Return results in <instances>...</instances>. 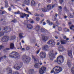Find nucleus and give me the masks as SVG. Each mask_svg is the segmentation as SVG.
Wrapping results in <instances>:
<instances>
[{
    "label": "nucleus",
    "mask_w": 74,
    "mask_h": 74,
    "mask_svg": "<svg viewBox=\"0 0 74 74\" xmlns=\"http://www.w3.org/2000/svg\"><path fill=\"white\" fill-rule=\"evenodd\" d=\"M62 71V69L59 66H56L53 68L51 73H53L54 74H57Z\"/></svg>",
    "instance_id": "obj_1"
},
{
    "label": "nucleus",
    "mask_w": 74,
    "mask_h": 74,
    "mask_svg": "<svg viewBox=\"0 0 74 74\" xmlns=\"http://www.w3.org/2000/svg\"><path fill=\"white\" fill-rule=\"evenodd\" d=\"M9 57L12 58H14L16 59H19L20 58V56L18 53H16L15 51L12 52L9 55Z\"/></svg>",
    "instance_id": "obj_2"
},
{
    "label": "nucleus",
    "mask_w": 74,
    "mask_h": 74,
    "mask_svg": "<svg viewBox=\"0 0 74 74\" xmlns=\"http://www.w3.org/2000/svg\"><path fill=\"white\" fill-rule=\"evenodd\" d=\"M64 58L62 56H60L58 57L57 60H55V62H57L58 64H60L64 61Z\"/></svg>",
    "instance_id": "obj_3"
},
{
    "label": "nucleus",
    "mask_w": 74,
    "mask_h": 74,
    "mask_svg": "<svg viewBox=\"0 0 74 74\" xmlns=\"http://www.w3.org/2000/svg\"><path fill=\"white\" fill-rule=\"evenodd\" d=\"M30 59V58L27 57L25 55H24L22 57V60L27 64L29 62Z\"/></svg>",
    "instance_id": "obj_4"
},
{
    "label": "nucleus",
    "mask_w": 74,
    "mask_h": 74,
    "mask_svg": "<svg viewBox=\"0 0 74 74\" xmlns=\"http://www.w3.org/2000/svg\"><path fill=\"white\" fill-rule=\"evenodd\" d=\"M53 50H51L49 53V58L51 60H53V58H55L54 54L53 53Z\"/></svg>",
    "instance_id": "obj_5"
},
{
    "label": "nucleus",
    "mask_w": 74,
    "mask_h": 74,
    "mask_svg": "<svg viewBox=\"0 0 74 74\" xmlns=\"http://www.w3.org/2000/svg\"><path fill=\"white\" fill-rule=\"evenodd\" d=\"M46 71V68L45 66L42 67L39 70V73L40 74H44Z\"/></svg>",
    "instance_id": "obj_6"
},
{
    "label": "nucleus",
    "mask_w": 74,
    "mask_h": 74,
    "mask_svg": "<svg viewBox=\"0 0 74 74\" xmlns=\"http://www.w3.org/2000/svg\"><path fill=\"white\" fill-rule=\"evenodd\" d=\"M6 70H7V71H8L7 74H19L18 73L17 71L14 72L12 73V71L11 70L10 68H8Z\"/></svg>",
    "instance_id": "obj_7"
},
{
    "label": "nucleus",
    "mask_w": 74,
    "mask_h": 74,
    "mask_svg": "<svg viewBox=\"0 0 74 74\" xmlns=\"http://www.w3.org/2000/svg\"><path fill=\"white\" fill-rule=\"evenodd\" d=\"M12 28L11 29L10 26H8L7 27H5L4 28V30L5 31V33H8L10 32L11 30H12Z\"/></svg>",
    "instance_id": "obj_8"
},
{
    "label": "nucleus",
    "mask_w": 74,
    "mask_h": 74,
    "mask_svg": "<svg viewBox=\"0 0 74 74\" xmlns=\"http://www.w3.org/2000/svg\"><path fill=\"white\" fill-rule=\"evenodd\" d=\"M9 37L8 36H5L2 37L1 41L4 42L7 41L9 40Z\"/></svg>",
    "instance_id": "obj_9"
},
{
    "label": "nucleus",
    "mask_w": 74,
    "mask_h": 74,
    "mask_svg": "<svg viewBox=\"0 0 74 74\" xmlns=\"http://www.w3.org/2000/svg\"><path fill=\"white\" fill-rule=\"evenodd\" d=\"M40 58H45L46 56V53L44 52H42L40 53Z\"/></svg>",
    "instance_id": "obj_10"
},
{
    "label": "nucleus",
    "mask_w": 74,
    "mask_h": 74,
    "mask_svg": "<svg viewBox=\"0 0 74 74\" xmlns=\"http://www.w3.org/2000/svg\"><path fill=\"white\" fill-rule=\"evenodd\" d=\"M47 44H52V47H54L55 45V43L54 42V41L53 39H51L47 42Z\"/></svg>",
    "instance_id": "obj_11"
},
{
    "label": "nucleus",
    "mask_w": 74,
    "mask_h": 74,
    "mask_svg": "<svg viewBox=\"0 0 74 74\" xmlns=\"http://www.w3.org/2000/svg\"><path fill=\"white\" fill-rule=\"evenodd\" d=\"M32 58L33 59L35 64H39V60L38 59L35 58V57L34 56H32Z\"/></svg>",
    "instance_id": "obj_12"
},
{
    "label": "nucleus",
    "mask_w": 74,
    "mask_h": 74,
    "mask_svg": "<svg viewBox=\"0 0 74 74\" xmlns=\"http://www.w3.org/2000/svg\"><path fill=\"white\" fill-rule=\"evenodd\" d=\"M42 49L45 51H48L49 49L48 46L47 45L43 46L42 47Z\"/></svg>",
    "instance_id": "obj_13"
},
{
    "label": "nucleus",
    "mask_w": 74,
    "mask_h": 74,
    "mask_svg": "<svg viewBox=\"0 0 74 74\" xmlns=\"http://www.w3.org/2000/svg\"><path fill=\"white\" fill-rule=\"evenodd\" d=\"M59 50L60 52H62L64 51V49L63 46L60 45L59 47Z\"/></svg>",
    "instance_id": "obj_14"
},
{
    "label": "nucleus",
    "mask_w": 74,
    "mask_h": 74,
    "mask_svg": "<svg viewBox=\"0 0 74 74\" xmlns=\"http://www.w3.org/2000/svg\"><path fill=\"white\" fill-rule=\"evenodd\" d=\"M24 3L29 5L30 4L29 0H24Z\"/></svg>",
    "instance_id": "obj_15"
},
{
    "label": "nucleus",
    "mask_w": 74,
    "mask_h": 74,
    "mask_svg": "<svg viewBox=\"0 0 74 74\" xmlns=\"http://www.w3.org/2000/svg\"><path fill=\"white\" fill-rule=\"evenodd\" d=\"M30 5L32 6L35 7L36 6V3L34 1L32 0L31 2Z\"/></svg>",
    "instance_id": "obj_16"
},
{
    "label": "nucleus",
    "mask_w": 74,
    "mask_h": 74,
    "mask_svg": "<svg viewBox=\"0 0 74 74\" xmlns=\"http://www.w3.org/2000/svg\"><path fill=\"white\" fill-rule=\"evenodd\" d=\"M14 67L15 69L16 70H19L20 68H21V67L19 66L17 64L15 65Z\"/></svg>",
    "instance_id": "obj_17"
},
{
    "label": "nucleus",
    "mask_w": 74,
    "mask_h": 74,
    "mask_svg": "<svg viewBox=\"0 0 74 74\" xmlns=\"http://www.w3.org/2000/svg\"><path fill=\"white\" fill-rule=\"evenodd\" d=\"M61 44L62 45H64L66 43L67 41L64 40H61L60 41Z\"/></svg>",
    "instance_id": "obj_18"
},
{
    "label": "nucleus",
    "mask_w": 74,
    "mask_h": 74,
    "mask_svg": "<svg viewBox=\"0 0 74 74\" xmlns=\"http://www.w3.org/2000/svg\"><path fill=\"white\" fill-rule=\"evenodd\" d=\"M27 15V14L25 13H21V17L22 18H23L25 16Z\"/></svg>",
    "instance_id": "obj_19"
},
{
    "label": "nucleus",
    "mask_w": 74,
    "mask_h": 74,
    "mask_svg": "<svg viewBox=\"0 0 74 74\" xmlns=\"http://www.w3.org/2000/svg\"><path fill=\"white\" fill-rule=\"evenodd\" d=\"M27 27L28 29H32L33 28V26L30 24H28L27 25Z\"/></svg>",
    "instance_id": "obj_20"
},
{
    "label": "nucleus",
    "mask_w": 74,
    "mask_h": 74,
    "mask_svg": "<svg viewBox=\"0 0 74 74\" xmlns=\"http://www.w3.org/2000/svg\"><path fill=\"white\" fill-rule=\"evenodd\" d=\"M68 55L71 57V56H72V51H71V50H69L68 51Z\"/></svg>",
    "instance_id": "obj_21"
},
{
    "label": "nucleus",
    "mask_w": 74,
    "mask_h": 74,
    "mask_svg": "<svg viewBox=\"0 0 74 74\" xmlns=\"http://www.w3.org/2000/svg\"><path fill=\"white\" fill-rule=\"evenodd\" d=\"M14 46V45L13 43H11L10 44V46L11 49H14L15 48Z\"/></svg>",
    "instance_id": "obj_22"
},
{
    "label": "nucleus",
    "mask_w": 74,
    "mask_h": 74,
    "mask_svg": "<svg viewBox=\"0 0 74 74\" xmlns=\"http://www.w3.org/2000/svg\"><path fill=\"white\" fill-rule=\"evenodd\" d=\"M42 38L44 42H45L46 41H47L48 39L47 37L46 36H43Z\"/></svg>",
    "instance_id": "obj_23"
},
{
    "label": "nucleus",
    "mask_w": 74,
    "mask_h": 74,
    "mask_svg": "<svg viewBox=\"0 0 74 74\" xmlns=\"http://www.w3.org/2000/svg\"><path fill=\"white\" fill-rule=\"evenodd\" d=\"M24 11L26 12H27L28 13L30 14H32L29 11V9L27 7L26 8V10H25Z\"/></svg>",
    "instance_id": "obj_24"
},
{
    "label": "nucleus",
    "mask_w": 74,
    "mask_h": 74,
    "mask_svg": "<svg viewBox=\"0 0 74 74\" xmlns=\"http://www.w3.org/2000/svg\"><path fill=\"white\" fill-rule=\"evenodd\" d=\"M67 64L68 66L70 67L71 66V64L69 60H68L67 61Z\"/></svg>",
    "instance_id": "obj_25"
},
{
    "label": "nucleus",
    "mask_w": 74,
    "mask_h": 74,
    "mask_svg": "<svg viewBox=\"0 0 74 74\" xmlns=\"http://www.w3.org/2000/svg\"><path fill=\"white\" fill-rule=\"evenodd\" d=\"M34 72V70L33 69H30L29 71V74H32Z\"/></svg>",
    "instance_id": "obj_26"
},
{
    "label": "nucleus",
    "mask_w": 74,
    "mask_h": 74,
    "mask_svg": "<svg viewBox=\"0 0 74 74\" xmlns=\"http://www.w3.org/2000/svg\"><path fill=\"white\" fill-rule=\"evenodd\" d=\"M47 9L48 10H50L51 9V6L50 5H49L47 6Z\"/></svg>",
    "instance_id": "obj_27"
},
{
    "label": "nucleus",
    "mask_w": 74,
    "mask_h": 74,
    "mask_svg": "<svg viewBox=\"0 0 74 74\" xmlns=\"http://www.w3.org/2000/svg\"><path fill=\"white\" fill-rule=\"evenodd\" d=\"M6 12L5 11L0 10V15H3L6 13Z\"/></svg>",
    "instance_id": "obj_28"
},
{
    "label": "nucleus",
    "mask_w": 74,
    "mask_h": 74,
    "mask_svg": "<svg viewBox=\"0 0 74 74\" xmlns=\"http://www.w3.org/2000/svg\"><path fill=\"white\" fill-rule=\"evenodd\" d=\"M34 67L36 68L39 69L40 68V66L38 64H35L34 65Z\"/></svg>",
    "instance_id": "obj_29"
},
{
    "label": "nucleus",
    "mask_w": 74,
    "mask_h": 74,
    "mask_svg": "<svg viewBox=\"0 0 74 74\" xmlns=\"http://www.w3.org/2000/svg\"><path fill=\"white\" fill-rule=\"evenodd\" d=\"M42 11L44 12H46L47 11V8H44L42 9Z\"/></svg>",
    "instance_id": "obj_30"
},
{
    "label": "nucleus",
    "mask_w": 74,
    "mask_h": 74,
    "mask_svg": "<svg viewBox=\"0 0 74 74\" xmlns=\"http://www.w3.org/2000/svg\"><path fill=\"white\" fill-rule=\"evenodd\" d=\"M40 27L39 26V25H38L36 27V29L37 31H38L39 30Z\"/></svg>",
    "instance_id": "obj_31"
},
{
    "label": "nucleus",
    "mask_w": 74,
    "mask_h": 74,
    "mask_svg": "<svg viewBox=\"0 0 74 74\" xmlns=\"http://www.w3.org/2000/svg\"><path fill=\"white\" fill-rule=\"evenodd\" d=\"M23 33H20L19 34V36L20 38L21 39L22 38H23Z\"/></svg>",
    "instance_id": "obj_32"
},
{
    "label": "nucleus",
    "mask_w": 74,
    "mask_h": 74,
    "mask_svg": "<svg viewBox=\"0 0 74 74\" xmlns=\"http://www.w3.org/2000/svg\"><path fill=\"white\" fill-rule=\"evenodd\" d=\"M40 30L41 31V32H45L46 31H47V30L45 29H43L42 28Z\"/></svg>",
    "instance_id": "obj_33"
},
{
    "label": "nucleus",
    "mask_w": 74,
    "mask_h": 74,
    "mask_svg": "<svg viewBox=\"0 0 74 74\" xmlns=\"http://www.w3.org/2000/svg\"><path fill=\"white\" fill-rule=\"evenodd\" d=\"M23 64V63L22 62H21L20 63H19L18 64V66H19L21 67H22V66Z\"/></svg>",
    "instance_id": "obj_34"
},
{
    "label": "nucleus",
    "mask_w": 74,
    "mask_h": 74,
    "mask_svg": "<svg viewBox=\"0 0 74 74\" xmlns=\"http://www.w3.org/2000/svg\"><path fill=\"white\" fill-rule=\"evenodd\" d=\"M16 38V36L15 35H14V36L11 37V40H13L14 39H15Z\"/></svg>",
    "instance_id": "obj_35"
},
{
    "label": "nucleus",
    "mask_w": 74,
    "mask_h": 74,
    "mask_svg": "<svg viewBox=\"0 0 74 74\" xmlns=\"http://www.w3.org/2000/svg\"><path fill=\"white\" fill-rule=\"evenodd\" d=\"M64 31L66 32H69L70 30L69 29H67L66 28L64 29Z\"/></svg>",
    "instance_id": "obj_36"
},
{
    "label": "nucleus",
    "mask_w": 74,
    "mask_h": 74,
    "mask_svg": "<svg viewBox=\"0 0 74 74\" xmlns=\"http://www.w3.org/2000/svg\"><path fill=\"white\" fill-rule=\"evenodd\" d=\"M4 35V32H0V37Z\"/></svg>",
    "instance_id": "obj_37"
},
{
    "label": "nucleus",
    "mask_w": 74,
    "mask_h": 74,
    "mask_svg": "<svg viewBox=\"0 0 74 74\" xmlns=\"http://www.w3.org/2000/svg\"><path fill=\"white\" fill-rule=\"evenodd\" d=\"M71 72L73 74H74V67L72 68L71 69Z\"/></svg>",
    "instance_id": "obj_38"
},
{
    "label": "nucleus",
    "mask_w": 74,
    "mask_h": 74,
    "mask_svg": "<svg viewBox=\"0 0 74 74\" xmlns=\"http://www.w3.org/2000/svg\"><path fill=\"white\" fill-rule=\"evenodd\" d=\"M59 8V12H61L62 9V8L61 7V6H59L58 7Z\"/></svg>",
    "instance_id": "obj_39"
},
{
    "label": "nucleus",
    "mask_w": 74,
    "mask_h": 74,
    "mask_svg": "<svg viewBox=\"0 0 74 74\" xmlns=\"http://www.w3.org/2000/svg\"><path fill=\"white\" fill-rule=\"evenodd\" d=\"M69 16L71 18H74V16L73 15H72L71 14H70L69 15Z\"/></svg>",
    "instance_id": "obj_40"
},
{
    "label": "nucleus",
    "mask_w": 74,
    "mask_h": 74,
    "mask_svg": "<svg viewBox=\"0 0 74 74\" xmlns=\"http://www.w3.org/2000/svg\"><path fill=\"white\" fill-rule=\"evenodd\" d=\"M58 29L59 31H61L62 30V28L60 27H59L58 28Z\"/></svg>",
    "instance_id": "obj_41"
},
{
    "label": "nucleus",
    "mask_w": 74,
    "mask_h": 74,
    "mask_svg": "<svg viewBox=\"0 0 74 74\" xmlns=\"http://www.w3.org/2000/svg\"><path fill=\"white\" fill-rule=\"evenodd\" d=\"M59 1L60 4H62L63 2V0H59Z\"/></svg>",
    "instance_id": "obj_42"
},
{
    "label": "nucleus",
    "mask_w": 74,
    "mask_h": 74,
    "mask_svg": "<svg viewBox=\"0 0 74 74\" xmlns=\"http://www.w3.org/2000/svg\"><path fill=\"white\" fill-rule=\"evenodd\" d=\"M46 1L47 3H50L51 2V0H46Z\"/></svg>",
    "instance_id": "obj_43"
},
{
    "label": "nucleus",
    "mask_w": 74,
    "mask_h": 74,
    "mask_svg": "<svg viewBox=\"0 0 74 74\" xmlns=\"http://www.w3.org/2000/svg\"><path fill=\"white\" fill-rule=\"evenodd\" d=\"M10 49V48H6L4 50V51H5L6 50H8Z\"/></svg>",
    "instance_id": "obj_44"
},
{
    "label": "nucleus",
    "mask_w": 74,
    "mask_h": 74,
    "mask_svg": "<svg viewBox=\"0 0 74 74\" xmlns=\"http://www.w3.org/2000/svg\"><path fill=\"white\" fill-rule=\"evenodd\" d=\"M36 19L37 21H39L40 20V18L39 17H37L36 18Z\"/></svg>",
    "instance_id": "obj_45"
},
{
    "label": "nucleus",
    "mask_w": 74,
    "mask_h": 74,
    "mask_svg": "<svg viewBox=\"0 0 74 74\" xmlns=\"http://www.w3.org/2000/svg\"><path fill=\"white\" fill-rule=\"evenodd\" d=\"M30 49V48L29 47L27 46L26 48V49L27 50H29Z\"/></svg>",
    "instance_id": "obj_46"
},
{
    "label": "nucleus",
    "mask_w": 74,
    "mask_h": 74,
    "mask_svg": "<svg viewBox=\"0 0 74 74\" xmlns=\"http://www.w3.org/2000/svg\"><path fill=\"white\" fill-rule=\"evenodd\" d=\"M4 2L5 3V4H8V2L6 0L5 1H4Z\"/></svg>",
    "instance_id": "obj_47"
},
{
    "label": "nucleus",
    "mask_w": 74,
    "mask_h": 74,
    "mask_svg": "<svg viewBox=\"0 0 74 74\" xmlns=\"http://www.w3.org/2000/svg\"><path fill=\"white\" fill-rule=\"evenodd\" d=\"M56 24H58V25H60V23L58 22V21H56Z\"/></svg>",
    "instance_id": "obj_48"
},
{
    "label": "nucleus",
    "mask_w": 74,
    "mask_h": 74,
    "mask_svg": "<svg viewBox=\"0 0 74 74\" xmlns=\"http://www.w3.org/2000/svg\"><path fill=\"white\" fill-rule=\"evenodd\" d=\"M47 22L48 23H50V21L49 20H47Z\"/></svg>",
    "instance_id": "obj_49"
},
{
    "label": "nucleus",
    "mask_w": 74,
    "mask_h": 74,
    "mask_svg": "<svg viewBox=\"0 0 74 74\" xmlns=\"http://www.w3.org/2000/svg\"><path fill=\"white\" fill-rule=\"evenodd\" d=\"M5 7L6 8H7V7H8V4H5Z\"/></svg>",
    "instance_id": "obj_50"
},
{
    "label": "nucleus",
    "mask_w": 74,
    "mask_h": 74,
    "mask_svg": "<svg viewBox=\"0 0 74 74\" xmlns=\"http://www.w3.org/2000/svg\"><path fill=\"white\" fill-rule=\"evenodd\" d=\"M3 46L2 45H0V50L2 49Z\"/></svg>",
    "instance_id": "obj_51"
},
{
    "label": "nucleus",
    "mask_w": 74,
    "mask_h": 74,
    "mask_svg": "<svg viewBox=\"0 0 74 74\" xmlns=\"http://www.w3.org/2000/svg\"><path fill=\"white\" fill-rule=\"evenodd\" d=\"M34 15L36 16H39V14L38 13L35 14Z\"/></svg>",
    "instance_id": "obj_52"
},
{
    "label": "nucleus",
    "mask_w": 74,
    "mask_h": 74,
    "mask_svg": "<svg viewBox=\"0 0 74 74\" xmlns=\"http://www.w3.org/2000/svg\"><path fill=\"white\" fill-rule=\"evenodd\" d=\"M12 21L15 23L16 22V19H14V20H12Z\"/></svg>",
    "instance_id": "obj_53"
},
{
    "label": "nucleus",
    "mask_w": 74,
    "mask_h": 74,
    "mask_svg": "<svg viewBox=\"0 0 74 74\" xmlns=\"http://www.w3.org/2000/svg\"><path fill=\"white\" fill-rule=\"evenodd\" d=\"M50 25H53V23L52 22H50L49 24Z\"/></svg>",
    "instance_id": "obj_54"
},
{
    "label": "nucleus",
    "mask_w": 74,
    "mask_h": 74,
    "mask_svg": "<svg viewBox=\"0 0 74 74\" xmlns=\"http://www.w3.org/2000/svg\"><path fill=\"white\" fill-rule=\"evenodd\" d=\"M40 16H41L43 17L44 16V14H43L42 13L40 14Z\"/></svg>",
    "instance_id": "obj_55"
},
{
    "label": "nucleus",
    "mask_w": 74,
    "mask_h": 74,
    "mask_svg": "<svg viewBox=\"0 0 74 74\" xmlns=\"http://www.w3.org/2000/svg\"><path fill=\"white\" fill-rule=\"evenodd\" d=\"M44 19H43L40 22V23H42V22L44 21Z\"/></svg>",
    "instance_id": "obj_56"
},
{
    "label": "nucleus",
    "mask_w": 74,
    "mask_h": 74,
    "mask_svg": "<svg viewBox=\"0 0 74 74\" xmlns=\"http://www.w3.org/2000/svg\"><path fill=\"white\" fill-rule=\"evenodd\" d=\"M3 57H2L0 58V62H1V60H2L3 59Z\"/></svg>",
    "instance_id": "obj_57"
},
{
    "label": "nucleus",
    "mask_w": 74,
    "mask_h": 74,
    "mask_svg": "<svg viewBox=\"0 0 74 74\" xmlns=\"http://www.w3.org/2000/svg\"><path fill=\"white\" fill-rule=\"evenodd\" d=\"M60 44V42H58L56 44L58 46Z\"/></svg>",
    "instance_id": "obj_58"
},
{
    "label": "nucleus",
    "mask_w": 74,
    "mask_h": 74,
    "mask_svg": "<svg viewBox=\"0 0 74 74\" xmlns=\"http://www.w3.org/2000/svg\"><path fill=\"white\" fill-rule=\"evenodd\" d=\"M8 10L9 11H10L11 10V7H9L8 9Z\"/></svg>",
    "instance_id": "obj_59"
},
{
    "label": "nucleus",
    "mask_w": 74,
    "mask_h": 74,
    "mask_svg": "<svg viewBox=\"0 0 74 74\" xmlns=\"http://www.w3.org/2000/svg\"><path fill=\"white\" fill-rule=\"evenodd\" d=\"M17 12V14H21V12H20V11H18Z\"/></svg>",
    "instance_id": "obj_60"
},
{
    "label": "nucleus",
    "mask_w": 74,
    "mask_h": 74,
    "mask_svg": "<svg viewBox=\"0 0 74 74\" xmlns=\"http://www.w3.org/2000/svg\"><path fill=\"white\" fill-rule=\"evenodd\" d=\"M34 23V21H30V23Z\"/></svg>",
    "instance_id": "obj_61"
},
{
    "label": "nucleus",
    "mask_w": 74,
    "mask_h": 74,
    "mask_svg": "<svg viewBox=\"0 0 74 74\" xmlns=\"http://www.w3.org/2000/svg\"><path fill=\"white\" fill-rule=\"evenodd\" d=\"M40 52V51L39 50H38L37 51V52H36V53L37 54H38L39 53V52Z\"/></svg>",
    "instance_id": "obj_62"
},
{
    "label": "nucleus",
    "mask_w": 74,
    "mask_h": 74,
    "mask_svg": "<svg viewBox=\"0 0 74 74\" xmlns=\"http://www.w3.org/2000/svg\"><path fill=\"white\" fill-rule=\"evenodd\" d=\"M67 38L65 36H64L63 37V38H64V39H66Z\"/></svg>",
    "instance_id": "obj_63"
},
{
    "label": "nucleus",
    "mask_w": 74,
    "mask_h": 74,
    "mask_svg": "<svg viewBox=\"0 0 74 74\" xmlns=\"http://www.w3.org/2000/svg\"><path fill=\"white\" fill-rule=\"evenodd\" d=\"M55 5H52V8H54V7H55Z\"/></svg>",
    "instance_id": "obj_64"
}]
</instances>
